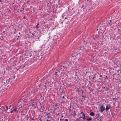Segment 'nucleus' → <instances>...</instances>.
<instances>
[{"instance_id": "nucleus-22", "label": "nucleus", "mask_w": 121, "mask_h": 121, "mask_svg": "<svg viewBox=\"0 0 121 121\" xmlns=\"http://www.w3.org/2000/svg\"><path fill=\"white\" fill-rule=\"evenodd\" d=\"M6 107V109H5V111L7 110L8 109V107L7 106H5Z\"/></svg>"}, {"instance_id": "nucleus-19", "label": "nucleus", "mask_w": 121, "mask_h": 121, "mask_svg": "<svg viewBox=\"0 0 121 121\" xmlns=\"http://www.w3.org/2000/svg\"><path fill=\"white\" fill-rule=\"evenodd\" d=\"M39 25V23L38 22L37 24V25L36 26V28H37V29L38 28V25Z\"/></svg>"}, {"instance_id": "nucleus-16", "label": "nucleus", "mask_w": 121, "mask_h": 121, "mask_svg": "<svg viewBox=\"0 0 121 121\" xmlns=\"http://www.w3.org/2000/svg\"><path fill=\"white\" fill-rule=\"evenodd\" d=\"M85 49V47H84V46H83L81 48V50H83L84 49Z\"/></svg>"}, {"instance_id": "nucleus-63", "label": "nucleus", "mask_w": 121, "mask_h": 121, "mask_svg": "<svg viewBox=\"0 0 121 121\" xmlns=\"http://www.w3.org/2000/svg\"><path fill=\"white\" fill-rule=\"evenodd\" d=\"M34 105V104H32V105Z\"/></svg>"}, {"instance_id": "nucleus-25", "label": "nucleus", "mask_w": 121, "mask_h": 121, "mask_svg": "<svg viewBox=\"0 0 121 121\" xmlns=\"http://www.w3.org/2000/svg\"><path fill=\"white\" fill-rule=\"evenodd\" d=\"M83 116V117L85 116V114L84 113H83L82 114Z\"/></svg>"}, {"instance_id": "nucleus-12", "label": "nucleus", "mask_w": 121, "mask_h": 121, "mask_svg": "<svg viewBox=\"0 0 121 121\" xmlns=\"http://www.w3.org/2000/svg\"><path fill=\"white\" fill-rule=\"evenodd\" d=\"M17 109V108H16V107L14 108L13 109H11L13 111H14L15 112H16L17 111V110L16 109Z\"/></svg>"}, {"instance_id": "nucleus-51", "label": "nucleus", "mask_w": 121, "mask_h": 121, "mask_svg": "<svg viewBox=\"0 0 121 121\" xmlns=\"http://www.w3.org/2000/svg\"><path fill=\"white\" fill-rule=\"evenodd\" d=\"M32 34L33 35H34V34L33 33H32Z\"/></svg>"}, {"instance_id": "nucleus-46", "label": "nucleus", "mask_w": 121, "mask_h": 121, "mask_svg": "<svg viewBox=\"0 0 121 121\" xmlns=\"http://www.w3.org/2000/svg\"><path fill=\"white\" fill-rule=\"evenodd\" d=\"M120 70V69H118V70H117V72H118Z\"/></svg>"}, {"instance_id": "nucleus-24", "label": "nucleus", "mask_w": 121, "mask_h": 121, "mask_svg": "<svg viewBox=\"0 0 121 121\" xmlns=\"http://www.w3.org/2000/svg\"><path fill=\"white\" fill-rule=\"evenodd\" d=\"M83 119L85 120V116H84V117H82V118Z\"/></svg>"}, {"instance_id": "nucleus-44", "label": "nucleus", "mask_w": 121, "mask_h": 121, "mask_svg": "<svg viewBox=\"0 0 121 121\" xmlns=\"http://www.w3.org/2000/svg\"><path fill=\"white\" fill-rule=\"evenodd\" d=\"M63 68H64V69H65V67L64 66H63Z\"/></svg>"}, {"instance_id": "nucleus-3", "label": "nucleus", "mask_w": 121, "mask_h": 121, "mask_svg": "<svg viewBox=\"0 0 121 121\" xmlns=\"http://www.w3.org/2000/svg\"><path fill=\"white\" fill-rule=\"evenodd\" d=\"M105 108L103 106V105H102L100 107V110L101 112H102L105 110Z\"/></svg>"}, {"instance_id": "nucleus-6", "label": "nucleus", "mask_w": 121, "mask_h": 121, "mask_svg": "<svg viewBox=\"0 0 121 121\" xmlns=\"http://www.w3.org/2000/svg\"><path fill=\"white\" fill-rule=\"evenodd\" d=\"M103 118L104 117L103 116H101L99 119H97V120H99V119H100V121H102V119H103Z\"/></svg>"}, {"instance_id": "nucleus-10", "label": "nucleus", "mask_w": 121, "mask_h": 121, "mask_svg": "<svg viewBox=\"0 0 121 121\" xmlns=\"http://www.w3.org/2000/svg\"><path fill=\"white\" fill-rule=\"evenodd\" d=\"M86 8V7L84 5V4L81 7V8H83V9H85Z\"/></svg>"}, {"instance_id": "nucleus-47", "label": "nucleus", "mask_w": 121, "mask_h": 121, "mask_svg": "<svg viewBox=\"0 0 121 121\" xmlns=\"http://www.w3.org/2000/svg\"><path fill=\"white\" fill-rule=\"evenodd\" d=\"M74 116H75V115H76V113H74Z\"/></svg>"}, {"instance_id": "nucleus-18", "label": "nucleus", "mask_w": 121, "mask_h": 121, "mask_svg": "<svg viewBox=\"0 0 121 121\" xmlns=\"http://www.w3.org/2000/svg\"><path fill=\"white\" fill-rule=\"evenodd\" d=\"M21 108L20 107H19V108H18V111L19 112L20 111H21L22 110V109H21V108Z\"/></svg>"}, {"instance_id": "nucleus-30", "label": "nucleus", "mask_w": 121, "mask_h": 121, "mask_svg": "<svg viewBox=\"0 0 121 121\" xmlns=\"http://www.w3.org/2000/svg\"><path fill=\"white\" fill-rule=\"evenodd\" d=\"M82 97H85V98H86V96H85L83 95H82Z\"/></svg>"}, {"instance_id": "nucleus-58", "label": "nucleus", "mask_w": 121, "mask_h": 121, "mask_svg": "<svg viewBox=\"0 0 121 121\" xmlns=\"http://www.w3.org/2000/svg\"><path fill=\"white\" fill-rule=\"evenodd\" d=\"M43 107L42 106V108H43Z\"/></svg>"}, {"instance_id": "nucleus-2", "label": "nucleus", "mask_w": 121, "mask_h": 121, "mask_svg": "<svg viewBox=\"0 0 121 121\" xmlns=\"http://www.w3.org/2000/svg\"><path fill=\"white\" fill-rule=\"evenodd\" d=\"M111 107H112L111 105L109 104H107L106 107V112H107L109 109H110V108H111Z\"/></svg>"}, {"instance_id": "nucleus-13", "label": "nucleus", "mask_w": 121, "mask_h": 121, "mask_svg": "<svg viewBox=\"0 0 121 121\" xmlns=\"http://www.w3.org/2000/svg\"><path fill=\"white\" fill-rule=\"evenodd\" d=\"M109 90V88H108V87H106L105 88V90H104L105 91H107L108 90Z\"/></svg>"}, {"instance_id": "nucleus-34", "label": "nucleus", "mask_w": 121, "mask_h": 121, "mask_svg": "<svg viewBox=\"0 0 121 121\" xmlns=\"http://www.w3.org/2000/svg\"><path fill=\"white\" fill-rule=\"evenodd\" d=\"M30 118L32 120H34V119L32 118V117H31Z\"/></svg>"}, {"instance_id": "nucleus-49", "label": "nucleus", "mask_w": 121, "mask_h": 121, "mask_svg": "<svg viewBox=\"0 0 121 121\" xmlns=\"http://www.w3.org/2000/svg\"><path fill=\"white\" fill-rule=\"evenodd\" d=\"M107 78V76H106V77L105 78L106 79V78Z\"/></svg>"}, {"instance_id": "nucleus-7", "label": "nucleus", "mask_w": 121, "mask_h": 121, "mask_svg": "<svg viewBox=\"0 0 121 121\" xmlns=\"http://www.w3.org/2000/svg\"><path fill=\"white\" fill-rule=\"evenodd\" d=\"M5 107L3 106H2L1 108H0V109H1L2 110H4L5 111Z\"/></svg>"}, {"instance_id": "nucleus-54", "label": "nucleus", "mask_w": 121, "mask_h": 121, "mask_svg": "<svg viewBox=\"0 0 121 121\" xmlns=\"http://www.w3.org/2000/svg\"><path fill=\"white\" fill-rule=\"evenodd\" d=\"M46 121H49L48 120V119H47V120H46Z\"/></svg>"}, {"instance_id": "nucleus-40", "label": "nucleus", "mask_w": 121, "mask_h": 121, "mask_svg": "<svg viewBox=\"0 0 121 121\" xmlns=\"http://www.w3.org/2000/svg\"><path fill=\"white\" fill-rule=\"evenodd\" d=\"M50 113H46V114L47 115H48Z\"/></svg>"}, {"instance_id": "nucleus-36", "label": "nucleus", "mask_w": 121, "mask_h": 121, "mask_svg": "<svg viewBox=\"0 0 121 121\" xmlns=\"http://www.w3.org/2000/svg\"><path fill=\"white\" fill-rule=\"evenodd\" d=\"M89 84H91V82L90 81H89Z\"/></svg>"}, {"instance_id": "nucleus-32", "label": "nucleus", "mask_w": 121, "mask_h": 121, "mask_svg": "<svg viewBox=\"0 0 121 121\" xmlns=\"http://www.w3.org/2000/svg\"><path fill=\"white\" fill-rule=\"evenodd\" d=\"M13 112V111L12 110V111H11L10 112V113H12Z\"/></svg>"}, {"instance_id": "nucleus-27", "label": "nucleus", "mask_w": 121, "mask_h": 121, "mask_svg": "<svg viewBox=\"0 0 121 121\" xmlns=\"http://www.w3.org/2000/svg\"><path fill=\"white\" fill-rule=\"evenodd\" d=\"M57 72H55V75H57Z\"/></svg>"}, {"instance_id": "nucleus-45", "label": "nucleus", "mask_w": 121, "mask_h": 121, "mask_svg": "<svg viewBox=\"0 0 121 121\" xmlns=\"http://www.w3.org/2000/svg\"><path fill=\"white\" fill-rule=\"evenodd\" d=\"M11 105H10V106H9V109H10V107H11Z\"/></svg>"}, {"instance_id": "nucleus-43", "label": "nucleus", "mask_w": 121, "mask_h": 121, "mask_svg": "<svg viewBox=\"0 0 121 121\" xmlns=\"http://www.w3.org/2000/svg\"><path fill=\"white\" fill-rule=\"evenodd\" d=\"M79 118L81 119V118H82V117L81 116Z\"/></svg>"}, {"instance_id": "nucleus-8", "label": "nucleus", "mask_w": 121, "mask_h": 121, "mask_svg": "<svg viewBox=\"0 0 121 121\" xmlns=\"http://www.w3.org/2000/svg\"><path fill=\"white\" fill-rule=\"evenodd\" d=\"M92 118L91 117H90L89 118H88L86 119V120L87 121H91V120H92Z\"/></svg>"}, {"instance_id": "nucleus-11", "label": "nucleus", "mask_w": 121, "mask_h": 121, "mask_svg": "<svg viewBox=\"0 0 121 121\" xmlns=\"http://www.w3.org/2000/svg\"><path fill=\"white\" fill-rule=\"evenodd\" d=\"M81 119L79 117L76 120V121H79L81 120Z\"/></svg>"}, {"instance_id": "nucleus-33", "label": "nucleus", "mask_w": 121, "mask_h": 121, "mask_svg": "<svg viewBox=\"0 0 121 121\" xmlns=\"http://www.w3.org/2000/svg\"><path fill=\"white\" fill-rule=\"evenodd\" d=\"M102 87L103 88V89L105 88V87H104L103 86H102Z\"/></svg>"}, {"instance_id": "nucleus-38", "label": "nucleus", "mask_w": 121, "mask_h": 121, "mask_svg": "<svg viewBox=\"0 0 121 121\" xmlns=\"http://www.w3.org/2000/svg\"><path fill=\"white\" fill-rule=\"evenodd\" d=\"M64 96H63V97H62V99L63 98H64Z\"/></svg>"}, {"instance_id": "nucleus-21", "label": "nucleus", "mask_w": 121, "mask_h": 121, "mask_svg": "<svg viewBox=\"0 0 121 121\" xmlns=\"http://www.w3.org/2000/svg\"><path fill=\"white\" fill-rule=\"evenodd\" d=\"M71 83L70 82H68L67 83H66V84H68V85H70L71 84Z\"/></svg>"}, {"instance_id": "nucleus-41", "label": "nucleus", "mask_w": 121, "mask_h": 121, "mask_svg": "<svg viewBox=\"0 0 121 121\" xmlns=\"http://www.w3.org/2000/svg\"><path fill=\"white\" fill-rule=\"evenodd\" d=\"M102 75H100L99 76V77H102Z\"/></svg>"}, {"instance_id": "nucleus-26", "label": "nucleus", "mask_w": 121, "mask_h": 121, "mask_svg": "<svg viewBox=\"0 0 121 121\" xmlns=\"http://www.w3.org/2000/svg\"><path fill=\"white\" fill-rule=\"evenodd\" d=\"M60 121H63V119H60Z\"/></svg>"}, {"instance_id": "nucleus-31", "label": "nucleus", "mask_w": 121, "mask_h": 121, "mask_svg": "<svg viewBox=\"0 0 121 121\" xmlns=\"http://www.w3.org/2000/svg\"><path fill=\"white\" fill-rule=\"evenodd\" d=\"M104 91H105L104 90H103V91H102V92H103L104 93H106V92H104Z\"/></svg>"}, {"instance_id": "nucleus-39", "label": "nucleus", "mask_w": 121, "mask_h": 121, "mask_svg": "<svg viewBox=\"0 0 121 121\" xmlns=\"http://www.w3.org/2000/svg\"><path fill=\"white\" fill-rule=\"evenodd\" d=\"M47 117L48 118H49L50 117L49 116H48V117Z\"/></svg>"}, {"instance_id": "nucleus-20", "label": "nucleus", "mask_w": 121, "mask_h": 121, "mask_svg": "<svg viewBox=\"0 0 121 121\" xmlns=\"http://www.w3.org/2000/svg\"><path fill=\"white\" fill-rule=\"evenodd\" d=\"M117 66L118 67H120L121 66V65L120 64H118L117 65Z\"/></svg>"}, {"instance_id": "nucleus-52", "label": "nucleus", "mask_w": 121, "mask_h": 121, "mask_svg": "<svg viewBox=\"0 0 121 121\" xmlns=\"http://www.w3.org/2000/svg\"><path fill=\"white\" fill-rule=\"evenodd\" d=\"M60 71L59 70H58V72H59V73H60Z\"/></svg>"}, {"instance_id": "nucleus-60", "label": "nucleus", "mask_w": 121, "mask_h": 121, "mask_svg": "<svg viewBox=\"0 0 121 121\" xmlns=\"http://www.w3.org/2000/svg\"><path fill=\"white\" fill-rule=\"evenodd\" d=\"M113 100H114L115 99V98H113Z\"/></svg>"}, {"instance_id": "nucleus-14", "label": "nucleus", "mask_w": 121, "mask_h": 121, "mask_svg": "<svg viewBox=\"0 0 121 121\" xmlns=\"http://www.w3.org/2000/svg\"><path fill=\"white\" fill-rule=\"evenodd\" d=\"M99 114H98L96 115V116H97V117L95 118L96 119H97V118H98V117L99 116Z\"/></svg>"}, {"instance_id": "nucleus-62", "label": "nucleus", "mask_w": 121, "mask_h": 121, "mask_svg": "<svg viewBox=\"0 0 121 121\" xmlns=\"http://www.w3.org/2000/svg\"><path fill=\"white\" fill-rule=\"evenodd\" d=\"M18 33L19 34H20V32H19Z\"/></svg>"}, {"instance_id": "nucleus-29", "label": "nucleus", "mask_w": 121, "mask_h": 121, "mask_svg": "<svg viewBox=\"0 0 121 121\" xmlns=\"http://www.w3.org/2000/svg\"><path fill=\"white\" fill-rule=\"evenodd\" d=\"M36 93V92L35 91V93H33V95H34Z\"/></svg>"}, {"instance_id": "nucleus-59", "label": "nucleus", "mask_w": 121, "mask_h": 121, "mask_svg": "<svg viewBox=\"0 0 121 121\" xmlns=\"http://www.w3.org/2000/svg\"><path fill=\"white\" fill-rule=\"evenodd\" d=\"M110 21V22H112V21H111V20Z\"/></svg>"}, {"instance_id": "nucleus-9", "label": "nucleus", "mask_w": 121, "mask_h": 121, "mask_svg": "<svg viewBox=\"0 0 121 121\" xmlns=\"http://www.w3.org/2000/svg\"><path fill=\"white\" fill-rule=\"evenodd\" d=\"M15 77L14 75L12 77L11 79V80L12 79H14L15 78Z\"/></svg>"}, {"instance_id": "nucleus-56", "label": "nucleus", "mask_w": 121, "mask_h": 121, "mask_svg": "<svg viewBox=\"0 0 121 121\" xmlns=\"http://www.w3.org/2000/svg\"><path fill=\"white\" fill-rule=\"evenodd\" d=\"M63 67L62 65H61V66L60 67Z\"/></svg>"}, {"instance_id": "nucleus-4", "label": "nucleus", "mask_w": 121, "mask_h": 121, "mask_svg": "<svg viewBox=\"0 0 121 121\" xmlns=\"http://www.w3.org/2000/svg\"><path fill=\"white\" fill-rule=\"evenodd\" d=\"M35 91H33V90L32 91H30L29 92L27 93V95L29 96H30L32 94H33V93H35Z\"/></svg>"}, {"instance_id": "nucleus-50", "label": "nucleus", "mask_w": 121, "mask_h": 121, "mask_svg": "<svg viewBox=\"0 0 121 121\" xmlns=\"http://www.w3.org/2000/svg\"><path fill=\"white\" fill-rule=\"evenodd\" d=\"M95 78V77H93V78H92V79H94Z\"/></svg>"}, {"instance_id": "nucleus-48", "label": "nucleus", "mask_w": 121, "mask_h": 121, "mask_svg": "<svg viewBox=\"0 0 121 121\" xmlns=\"http://www.w3.org/2000/svg\"><path fill=\"white\" fill-rule=\"evenodd\" d=\"M31 56H32V55H31V54H30V55L29 56H30V57Z\"/></svg>"}, {"instance_id": "nucleus-28", "label": "nucleus", "mask_w": 121, "mask_h": 121, "mask_svg": "<svg viewBox=\"0 0 121 121\" xmlns=\"http://www.w3.org/2000/svg\"><path fill=\"white\" fill-rule=\"evenodd\" d=\"M64 121H68V119H65Z\"/></svg>"}, {"instance_id": "nucleus-1", "label": "nucleus", "mask_w": 121, "mask_h": 121, "mask_svg": "<svg viewBox=\"0 0 121 121\" xmlns=\"http://www.w3.org/2000/svg\"><path fill=\"white\" fill-rule=\"evenodd\" d=\"M0 80H1L3 83H4V86H9L10 83L11 84H13V82L11 81V79L9 78V80L8 81L6 80H5V78L3 77H1L0 78Z\"/></svg>"}, {"instance_id": "nucleus-23", "label": "nucleus", "mask_w": 121, "mask_h": 121, "mask_svg": "<svg viewBox=\"0 0 121 121\" xmlns=\"http://www.w3.org/2000/svg\"><path fill=\"white\" fill-rule=\"evenodd\" d=\"M6 71H7V72H9V71L8 70V68H6Z\"/></svg>"}, {"instance_id": "nucleus-15", "label": "nucleus", "mask_w": 121, "mask_h": 121, "mask_svg": "<svg viewBox=\"0 0 121 121\" xmlns=\"http://www.w3.org/2000/svg\"><path fill=\"white\" fill-rule=\"evenodd\" d=\"M82 91V95H83V93L84 92V91H82V90L79 91Z\"/></svg>"}, {"instance_id": "nucleus-5", "label": "nucleus", "mask_w": 121, "mask_h": 121, "mask_svg": "<svg viewBox=\"0 0 121 121\" xmlns=\"http://www.w3.org/2000/svg\"><path fill=\"white\" fill-rule=\"evenodd\" d=\"M90 115L91 116H93L94 115V113L93 112H91L90 113Z\"/></svg>"}, {"instance_id": "nucleus-57", "label": "nucleus", "mask_w": 121, "mask_h": 121, "mask_svg": "<svg viewBox=\"0 0 121 121\" xmlns=\"http://www.w3.org/2000/svg\"><path fill=\"white\" fill-rule=\"evenodd\" d=\"M118 106H117V107H116V108H117L118 107Z\"/></svg>"}, {"instance_id": "nucleus-64", "label": "nucleus", "mask_w": 121, "mask_h": 121, "mask_svg": "<svg viewBox=\"0 0 121 121\" xmlns=\"http://www.w3.org/2000/svg\"><path fill=\"white\" fill-rule=\"evenodd\" d=\"M63 70H62V71H63L64 70V69L63 68Z\"/></svg>"}, {"instance_id": "nucleus-42", "label": "nucleus", "mask_w": 121, "mask_h": 121, "mask_svg": "<svg viewBox=\"0 0 121 121\" xmlns=\"http://www.w3.org/2000/svg\"><path fill=\"white\" fill-rule=\"evenodd\" d=\"M83 113V112H82L80 114H82Z\"/></svg>"}, {"instance_id": "nucleus-17", "label": "nucleus", "mask_w": 121, "mask_h": 121, "mask_svg": "<svg viewBox=\"0 0 121 121\" xmlns=\"http://www.w3.org/2000/svg\"><path fill=\"white\" fill-rule=\"evenodd\" d=\"M38 57H39L38 58L39 59H41L42 58V55H40V56H38Z\"/></svg>"}, {"instance_id": "nucleus-61", "label": "nucleus", "mask_w": 121, "mask_h": 121, "mask_svg": "<svg viewBox=\"0 0 121 121\" xmlns=\"http://www.w3.org/2000/svg\"><path fill=\"white\" fill-rule=\"evenodd\" d=\"M31 105H32V104H31L29 105V106H31Z\"/></svg>"}, {"instance_id": "nucleus-35", "label": "nucleus", "mask_w": 121, "mask_h": 121, "mask_svg": "<svg viewBox=\"0 0 121 121\" xmlns=\"http://www.w3.org/2000/svg\"><path fill=\"white\" fill-rule=\"evenodd\" d=\"M40 37H41L40 35L39 36V37H38V39H39Z\"/></svg>"}, {"instance_id": "nucleus-55", "label": "nucleus", "mask_w": 121, "mask_h": 121, "mask_svg": "<svg viewBox=\"0 0 121 121\" xmlns=\"http://www.w3.org/2000/svg\"><path fill=\"white\" fill-rule=\"evenodd\" d=\"M67 19V17H65V19Z\"/></svg>"}, {"instance_id": "nucleus-53", "label": "nucleus", "mask_w": 121, "mask_h": 121, "mask_svg": "<svg viewBox=\"0 0 121 121\" xmlns=\"http://www.w3.org/2000/svg\"><path fill=\"white\" fill-rule=\"evenodd\" d=\"M39 120L40 121H42V120L41 119H39Z\"/></svg>"}, {"instance_id": "nucleus-37", "label": "nucleus", "mask_w": 121, "mask_h": 121, "mask_svg": "<svg viewBox=\"0 0 121 121\" xmlns=\"http://www.w3.org/2000/svg\"><path fill=\"white\" fill-rule=\"evenodd\" d=\"M90 91H93V90L92 89H91L90 90Z\"/></svg>"}]
</instances>
